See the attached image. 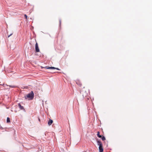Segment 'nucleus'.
<instances>
[{
  "instance_id": "2eb2a0df",
  "label": "nucleus",
  "mask_w": 152,
  "mask_h": 152,
  "mask_svg": "<svg viewBox=\"0 0 152 152\" xmlns=\"http://www.w3.org/2000/svg\"><path fill=\"white\" fill-rule=\"evenodd\" d=\"M59 23H60V25L61 24V20L60 19L59 20Z\"/></svg>"
},
{
  "instance_id": "20e7f679",
  "label": "nucleus",
  "mask_w": 152,
  "mask_h": 152,
  "mask_svg": "<svg viewBox=\"0 0 152 152\" xmlns=\"http://www.w3.org/2000/svg\"><path fill=\"white\" fill-rule=\"evenodd\" d=\"M18 106L20 109L21 110H25L24 107L23 106H21L20 103H18Z\"/></svg>"
},
{
  "instance_id": "f8f14e48",
  "label": "nucleus",
  "mask_w": 152,
  "mask_h": 152,
  "mask_svg": "<svg viewBox=\"0 0 152 152\" xmlns=\"http://www.w3.org/2000/svg\"><path fill=\"white\" fill-rule=\"evenodd\" d=\"M10 87H11L12 88H15V86H9Z\"/></svg>"
},
{
  "instance_id": "39448f33",
  "label": "nucleus",
  "mask_w": 152,
  "mask_h": 152,
  "mask_svg": "<svg viewBox=\"0 0 152 152\" xmlns=\"http://www.w3.org/2000/svg\"><path fill=\"white\" fill-rule=\"evenodd\" d=\"M98 145H99V146H102V142L100 141L97 140V141Z\"/></svg>"
},
{
  "instance_id": "4468645a",
  "label": "nucleus",
  "mask_w": 152,
  "mask_h": 152,
  "mask_svg": "<svg viewBox=\"0 0 152 152\" xmlns=\"http://www.w3.org/2000/svg\"><path fill=\"white\" fill-rule=\"evenodd\" d=\"M13 34V33H12L11 34H10L8 36V37H10Z\"/></svg>"
},
{
  "instance_id": "f03ea898",
  "label": "nucleus",
  "mask_w": 152,
  "mask_h": 152,
  "mask_svg": "<svg viewBox=\"0 0 152 152\" xmlns=\"http://www.w3.org/2000/svg\"><path fill=\"white\" fill-rule=\"evenodd\" d=\"M35 50L36 52H38L39 51V50L37 43H36L35 44Z\"/></svg>"
},
{
  "instance_id": "6e6552de",
  "label": "nucleus",
  "mask_w": 152,
  "mask_h": 152,
  "mask_svg": "<svg viewBox=\"0 0 152 152\" xmlns=\"http://www.w3.org/2000/svg\"><path fill=\"white\" fill-rule=\"evenodd\" d=\"M97 136L99 138H101L102 137V135H100V132H98L97 134Z\"/></svg>"
},
{
  "instance_id": "1a4fd4ad",
  "label": "nucleus",
  "mask_w": 152,
  "mask_h": 152,
  "mask_svg": "<svg viewBox=\"0 0 152 152\" xmlns=\"http://www.w3.org/2000/svg\"><path fill=\"white\" fill-rule=\"evenodd\" d=\"M10 122V119L9 117H7V122L9 123Z\"/></svg>"
},
{
  "instance_id": "dca6fc26",
  "label": "nucleus",
  "mask_w": 152,
  "mask_h": 152,
  "mask_svg": "<svg viewBox=\"0 0 152 152\" xmlns=\"http://www.w3.org/2000/svg\"><path fill=\"white\" fill-rule=\"evenodd\" d=\"M0 85H2V86H4V84H3L2 85L0 84Z\"/></svg>"
},
{
  "instance_id": "0eeeda50",
  "label": "nucleus",
  "mask_w": 152,
  "mask_h": 152,
  "mask_svg": "<svg viewBox=\"0 0 152 152\" xmlns=\"http://www.w3.org/2000/svg\"><path fill=\"white\" fill-rule=\"evenodd\" d=\"M99 152H102L103 151V149L102 148V146H99Z\"/></svg>"
},
{
  "instance_id": "f257e3e1",
  "label": "nucleus",
  "mask_w": 152,
  "mask_h": 152,
  "mask_svg": "<svg viewBox=\"0 0 152 152\" xmlns=\"http://www.w3.org/2000/svg\"><path fill=\"white\" fill-rule=\"evenodd\" d=\"M34 96V94L33 92L31 91V92L27 95L26 97L28 98L29 100H32Z\"/></svg>"
},
{
  "instance_id": "ddd939ff",
  "label": "nucleus",
  "mask_w": 152,
  "mask_h": 152,
  "mask_svg": "<svg viewBox=\"0 0 152 152\" xmlns=\"http://www.w3.org/2000/svg\"><path fill=\"white\" fill-rule=\"evenodd\" d=\"M56 69L57 70H60V69H59V68H55V69Z\"/></svg>"
},
{
  "instance_id": "9b49d317",
  "label": "nucleus",
  "mask_w": 152,
  "mask_h": 152,
  "mask_svg": "<svg viewBox=\"0 0 152 152\" xmlns=\"http://www.w3.org/2000/svg\"><path fill=\"white\" fill-rule=\"evenodd\" d=\"M24 16L25 18L26 19H27V17H28V16H27V15H26V14H25L24 15Z\"/></svg>"
},
{
  "instance_id": "f3484780",
  "label": "nucleus",
  "mask_w": 152,
  "mask_h": 152,
  "mask_svg": "<svg viewBox=\"0 0 152 152\" xmlns=\"http://www.w3.org/2000/svg\"><path fill=\"white\" fill-rule=\"evenodd\" d=\"M39 121H40V119H39Z\"/></svg>"
},
{
  "instance_id": "9d476101",
  "label": "nucleus",
  "mask_w": 152,
  "mask_h": 152,
  "mask_svg": "<svg viewBox=\"0 0 152 152\" xmlns=\"http://www.w3.org/2000/svg\"><path fill=\"white\" fill-rule=\"evenodd\" d=\"M102 140L104 141L105 140V138L104 136H103L102 138Z\"/></svg>"
},
{
  "instance_id": "7ed1b4c3",
  "label": "nucleus",
  "mask_w": 152,
  "mask_h": 152,
  "mask_svg": "<svg viewBox=\"0 0 152 152\" xmlns=\"http://www.w3.org/2000/svg\"><path fill=\"white\" fill-rule=\"evenodd\" d=\"M44 68L46 69H55V67H53V66H51V67L45 66L44 67Z\"/></svg>"
},
{
  "instance_id": "423d86ee",
  "label": "nucleus",
  "mask_w": 152,
  "mask_h": 152,
  "mask_svg": "<svg viewBox=\"0 0 152 152\" xmlns=\"http://www.w3.org/2000/svg\"><path fill=\"white\" fill-rule=\"evenodd\" d=\"M53 122V121L52 120H51V119H49L48 122V125L49 126L51 125V124H52Z\"/></svg>"
}]
</instances>
